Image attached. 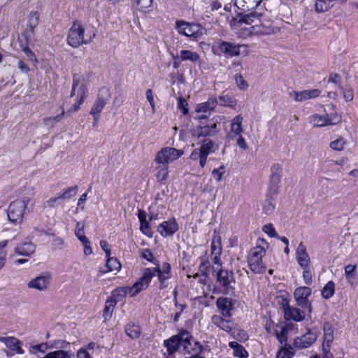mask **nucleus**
Masks as SVG:
<instances>
[{
    "mask_svg": "<svg viewBox=\"0 0 358 358\" xmlns=\"http://www.w3.org/2000/svg\"><path fill=\"white\" fill-rule=\"evenodd\" d=\"M264 245L267 243L264 239H258L257 245L252 248L248 255V263L250 269L255 273H262L266 271V266L262 257L266 254Z\"/></svg>",
    "mask_w": 358,
    "mask_h": 358,
    "instance_id": "obj_1",
    "label": "nucleus"
},
{
    "mask_svg": "<svg viewBox=\"0 0 358 358\" xmlns=\"http://www.w3.org/2000/svg\"><path fill=\"white\" fill-rule=\"evenodd\" d=\"M213 273L216 278V282L224 294H232L234 292L235 279L234 273L231 271L223 269L222 268L213 267Z\"/></svg>",
    "mask_w": 358,
    "mask_h": 358,
    "instance_id": "obj_2",
    "label": "nucleus"
},
{
    "mask_svg": "<svg viewBox=\"0 0 358 358\" xmlns=\"http://www.w3.org/2000/svg\"><path fill=\"white\" fill-rule=\"evenodd\" d=\"M176 29L180 34L193 39L201 38L203 34V27L200 24L190 23L183 20L176 22Z\"/></svg>",
    "mask_w": 358,
    "mask_h": 358,
    "instance_id": "obj_3",
    "label": "nucleus"
},
{
    "mask_svg": "<svg viewBox=\"0 0 358 358\" xmlns=\"http://www.w3.org/2000/svg\"><path fill=\"white\" fill-rule=\"evenodd\" d=\"M29 201V199H24L22 200H15L10 203L7 211L10 222L14 224L21 223Z\"/></svg>",
    "mask_w": 358,
    "mask_h": 358,
    "instance_id": "obj_4",
    "label": "nucleus"
},
{
    "mask_svg": "<svg viewBox=\"0 0 358 358\" xmlns=\"http://www.w3.org/2000/svg\"><path fill=\"white\" fill-rule=\"evenodd\" d=\"M219 131L220 129L215 122L194 127L191 131L192 136L198 141L208 140L207 138L215 136Z\"/></svg>",
    "mask_w": 358,
    "mask_h": 358,
    "instance_id": "obj_5",
    "label": "nucleus"
},
{
    "mask_svg": "<svg viewBox=\"0 0 358 358\" xmlns=\"http://www.w3.org/2000/svg\"><path fill=\"white\" fill-rule=\"evenodd\" d=\"M110 94L109 90L106 87H102L99 90L97 97L90 110V115L94 117L95 122H98L103 108L107 104Z\"/></svg>",
    "mask_w": 358,
    "mask_h": 358,
    "instance_id": "obj_6",
    "label": "nucleus"
},
{
    "mask_svg": "<svg viewBox=\"0 0 358 358\" xmlns=\"http://www.w3.org/2000/svg\"><path fill=\"white\" fill-rule=\"evenodd\" d=\"M257 22L252 26V32L255 34L268 35L273 32V22L268 12L259 13Z\"/></svg>",
    "mask_w": 358,
    "mask_h": 358,
    "instance_id": "obj_7",
    "label": "nucleus"
},
{
    "mask_svg": "<svg viewBox=\"0 0 358 358\" xmlns=\"http://www.w3.org/2000/svg\"><path fill=\"white\" fill-rule=\"evenodd\" d=\"M183 154V151L174 148L166 147L161 149L156 155L155 162L157 164L168 166L169 162L178 159Z\"/></svg>",
    "mask_w": 358,
    "mask_h": 358,
    "instance_id": "obj_8",
    "label": "nucleus"
},
{
    "mask_svg": "<svg viewBox=\"0 0 358 358\" xmlns=\"http://www.w3.org/2000/svg\"><path fill=\"white\" fill-rule=\"evenodd\" d=\"M85 29L78 22H74L69 29L68 34V43L78 48L82 44H87L90 41L84 39Z\"/></svg>",
    "mask_w": 358,
    "mask_h": 358,
    "instance_id": "obj_9",
    "label": "nucleus"
},
{
    "mask_svg": "<svg viewBox=\"0 0 358 358\" xmlns=\"http://www.w3.org/2000/svg\"><path fill=\"white\" fill-rule=\"evenodd\" d=\"M153 276H155V270L151 269V268H145L138 280L131 287H129V294L130 296L131 297L134 296L142 290L145 289L148 287Z\"/></svg>",
    "mask_w": 358,
    "mask_h": 358,
    "instance_id": "obj_10",
    "label": "nucleus"
},
{
    "mask_svg": "<svg viewBox=\"0 0 358 358\" xmlns=\"http://www.w3.org/2000/svg\"><path fill=\"white\" fill-rule=\"evenodd\" d=\"M311 289L308 287L303 286L296 288L294 291V295L296 303L302 308L308 310V313H311V306L308 298L311 294Z\"/></svg>",
    "mask_w": 358,
    "mask_h": 358,
    "instance_id": "obj_11",
    "label": "nucleus"
},
{
    "mask_svg": "<svg viewBox=\"0 0 358 358\" xmlns=\"http://www.w3.org/2000/svg\"><path fill=\"white\" fill-rule=\"evenodd\" d=\"M51 281V275L45 273L36 276L27 283V286L30 289H37L41 292L47 290Z\"/></svg>",
    "mask_w": 358,
    "mask_h": 358,
    "instance_id": "obj_12",
    "label": "nucleus"
},
{
    "mask_svg": "<svg viewBox=\"0 0 358 358\" xmlns=\"http://www.w3.org/2000/svg\"><path fill=\"white\" fill-rule=\"evenodd\" d=\"M285 318L287 320H293L296 322H301L305 319L306 314L308 312L307 309L300 310L298 308L289 306L287 301L283 304Z\"/></svg>",
    "mask_w": 358,
    "mask_h": 358,
    "instance_id": "obj_13",
    "label": "nucleus"
},
{
    "mask_svg": "<svg viewBox=\"0 0 358 358\" xmlns=\"http://www.w3.org/2000/svg\"><path fill=\"white\" fill-rule=\"evenodd\" d=\"M296 260L300 267H306L311 265L310 255L303 242H300L296 250Z\"/></svg>",
    "mask_w": 358,
    "mask_h": 358,
    "instance_id": "obj_14",
    "label": "nucleus"
},
{
    "mask_svg": "<svg viewBox=\"0 0 358 358\" xmlns=\"http://www.w3.org/2000/svg\"><path fill=\"white\" fill-rule=\"evenodd\" d=\"M178 230V225L174 218L163 222L157 228L158 232L164 237L173 236Z\"/></svg>",
    "mask_w": 358,
    "mask_h": 358,
    "instance_id": "obj_15",
    "label": "nucleus"
},
{
    "mask_svg": "<svg viewBox=\"0 0 358 358\" xmlns=\"http://www.w3.org/2000/svg\"><path fill=\"white\" fill-rule=\"evenodd\" d=\"M241 47V45H235L230 42L222 41L218 45V49L225 57H232L240 55Z\"/></svg>",
    "mask_w": 358,
    "mask_h": 358,
    "instance_id": "obj_16",
    "label": "nucleus"
},
{
    "mask_svg": "<svg viewBox=\"0 0 358 358\" xmlns=\"http://www.w3.org/2000/svg\"><path fill=\"white\" fill-rule=\"evenodd\" d=\"M217 307L221 315L225 317L231 316L234 303L232 299L227 297H220L216 301Z\"/></svg>",
    "mask_w": 358,
    "mask_h": 358,
    "instance_id": "obj_17",
    "label": "nucleus"
},
{
    "mask_svg": "<svg viewBox=\"0 0 358 358\" xmlns=\"http://www.w3.org/2000/svg\"><path fill=\"white\" fill-rule=\"evenodd\" d=\"M211 322L220 329L231 333L234 336V324L231 321L224 319L220 315H215L211 317Z\"/></svg>",
    "mask_w": 358,
    "mask_h": 358,
    "instance_id": "obj_18",
    "label": "nucleus"
},
{
    "mask_svg": "<svg viewBox=\"0 0 358 358\" xmlns=\"http://www.w3.org/2000/svg\"><path fill=\"white\" fill-rule=\"evenodd\" d=\"M36 251V245L30 241L19 244L14 248V252L16 255L30 257Z\"/></svg>",
    "mask_w": 358,
    "mask_h": 358,
    "instance_id": "obj_19",
    "label": "nucleus"
},
{
    "mask_svg": "<svg viewBox=\"0 0 358 358\" xmlns=\"http://www.w3.org/2000/svg\"><path fill=\"white\" fill-rule=\"evenodd\" d=\"M242 120L243 117L241 115H236L234 117L231 124L230 132L227 136L229 139L234 140L242 133Z\"/></svg>",
    "mask_w": 358,
    "mask_h": 358,
    "instance_id": "obj_20",
    "label": "nucleus"
},
{
    "mask_svg": "<svg viewBox=\"0 0 358 358\" xmlns=\"http://www.w3.org/2000/svg\"><path fill=\"white\" fill-rule=\"evenodd\" d=\"M0 342L3 343L6 348L18 354H23L24 350L21 348V342L15 337H0Z\"/></svg>",
    "mask_w": 358,
    "mask_h": 358,
    "instance_id": "obj_21",
    "label": "nucleus"
},
{
    "mask_svg": "<svg viewBox=\"0 0 358 358\" xmlns=\"http://www.w3.org/2000/svg\"><path fill=\"white\" fill-rule=\"evenodd\" d=\"M87 93L88 90L87 86L84 84H82L78 90V100L74 104L72 105L69 110V112H75L80 109V106L83 103L85 99L87 96Z\"/></svg>",
    "mask_w": 358,
    "mask_h": 358,
    "instance_id": "obj_22",
    "label": "nucleus"
},
{
    "mask_svg": "<svg viewBox=\"0 0 358 358\" xmlns=\"http://www.w3.org/2000/svg\"><path fill=\"white\" fill-rule=\"evenodd\" d=\"M180 345L185 352L191 353L194 349L192 348L194 340L188 331H183L180 334Z\"/></svg>",
    "mask_w": 358,
    "mask_h": 358,
    "instance_id": "obj_23",
    "label": "nucleus"
},
{
    "mask_svg": "<svg viewBox=\"0 0 358 358\" xmlns=\"http://www.w3.org/2000/svg\"><path fill=\"white\" fill-rule=\"evenodd\" d=\"M321 94V91L318 89L306 90L296 94V101H304L310 99L318 97Z\"/></svg>",
    "mask_w": 358,
    "mask_h": 358,
    "instance_id": "obj_24",
    "label": "nucleus"
},
{
    "mask_svg": "<svg viewBox=\"0 0 358 358\" xmlns=\"http://www.w3.org/2000/svg\"><path fill=\"white\" fill-rule=\"evenodd\" d=\"M316 340V336L310 333L297 338L294 341V345L299 348H306L311 345Z\"/></svg>",
    "mask_w": 358,
    "mask_h": 358,
    "instance_id": "obj_25",
    "label": "nucleus"
},
{
    "mask_svg": "<svg viewBox=\"0 0 358 358\" xmlns=\"http://www.w3.org/2000/svg\"><path fill=\"white\" fill-rule=\"evenodd\" d=\"M164 345L169 354H173L178 351L181 347L180 334L164 341Z\"/></svg>",
    "mask_w": 358,
    "mask_h": 358,
    "instance_id": "obj_26",
    "label": "nucleus"
},
{
    "mask_svg": "<svg viewBox=\"0 0 358 358\" xmlns=\"http://www.w3.org/2000/svg\"><path fill=\"white\" fill-rule=\"evenodd\" d=\"M199 143H202V145L199 148L201 154L203 155L208 156L210 153L215 152L219 148V145L215 143L214 141L211 140H206L203 141H199Z\"/></svg>",
    "mask_w": 358,
    "mask_h": 358,
    "instance_id": "obj_27",
    "label": "nucleus"
},
{
    "mask_svg": "<svg viewBox=\"0 0 358 358\" xmlns=\"http://www.w3.org/2000/svg\"><path fill=\"white\" fill-rule=\"evenodd\" d=\"M310 122L313 124L314 127H318L334 124L330 119L318 114H314L311 115Z\"/></svg>",
    "mask_w": 358,
    "mask_h": 358,
    "instance_id": "obj_28",
    "label": "nucleus"
},
{
    "mask_svg": "<svg viewBox=\"0 0 358 358\" xmlns=\"http://www.w3.org/2000/svg\"><path fill=\"white\" fill-rule=\"evenodd\" d=\"M271 182L272 185L278 186L281 180L282 168L279 164H275L271 167Z\"/></svg>",
    "mask_w": 358,
    "mask_h": 358,
    "instance_id": "obj_29",
    "label": "nucleus"
},
{
    "mask_svg": "<svg viewBox=\"0 0 358 358\" xmlns=\"http://www.w3.org/2000/svg\"><path fill=\"white\" fill-rule=\"evenodd\" d=\"M211 255H218L222 253V248L221 243V236L216 230L213 232L211 242Z\"/></svg>",
    "mask_w": 358,
    "mask_h": 358,
    "instance_id": "obj_30",
    "label": "nucleus"
},
{
    "mask_svg": "<svg viewBox=\"0 0 358 358\" xmlns=\"http://www.w3.org/2000/svg\"><path fill=\"white\" fill-rule=\"evenodd\" d=\"M275 206V199L271 194H267L262 206L264 213L266 215H271L274 211Z\"/></svg>",
    "mask_w": 358,
    "mask_h": 358,
    "instance_id": "obj_31",
    "label": "nucleus"
},
{
    "mask_svg": "<svg viewBox=\"0 0 358 358\" xmlns=\"http://www.w3.org/2000/svg\"><path fill=\"white\" fill-rule=\"evenodd\" d=\"M217 101L216 98H210L207 101L199 104L196 111L198 113H206L213 110L217 106Z\"/></svg>",
    "mask_w": 358,
    "mask_h": 358,
    "instance_id": "obj_32",
    "label": "nucleus"
},
{
    "mask_svg": "<svg viewBox=\"0 0 358 358\" xmlns=\"http://www.w3.org/2000/svg\"><path fill=\"white\" fill-rule=\"evenodd\" d=\"M125 333L131 339L138 338L141 334V327L134 323H129L125 326Z\"/></svg>",
    "mask_w": 358,
    "mask_h": 358,
    "instance_id": "obj_33",
    "label": "nucleus"
},
{
    "mask_svg": "<svg viewBox=\"0 0 358 358\" xmlns=\"http://www.w3.org/2000/svg\"><path fill=\"white\" fill-rule=\"evenodd\" d=\"M115 306V301L112 300L108 297L105 303L104 309L103 310V317L105 320H108L111 318L113 311Z\"/></svg>",
    "mask_w": 358,
    "mask_h": 358,
    "instance_id": "obj_34",
    "label": "nucleus"
},
{
    "mask_svg": "<svg viewBox=\"0 0 358 358\" xmlns=\"http://www.w3.org/2000/svg\"><path fill=\"white\" fill-rule=\"evenodd\" d=\"M334 341V329L331 324L326 322L324 324V342L323 344L331 345Z\"/></svg>",
    "mask_w": 358,
    "mask_h": 358,
    "instance_id": "obj_35",
    "label": "nucleus"
},
{
    "mask_svg": "<svg viewBox=\"0 0 358 358\" xmlns=\"http://www.w3.org/2000/svg\"><path fill=\"white\" fill-rule=\"evenodd\" d=\"M180 58L181 61H189L192 62H195L199 59V55L196 52L182 50L180 52Z\"/></svg>",
    "mask_w": 358,
    "mask_h": 358,
    "instance_id": "obj_36",
    "label": "nucleus"
},
{
    "mask_svg": "<svg viewBox=\"0 0 358 358\" xmlns=\"http://www.w3.org/2000/svg\"><path fill=\"white\" fill-rule=\"evenodd\" d=\"M334 2L331 0H316L315 10L317 13L326 12L334 6Z\"/></svg>",
    "mask_w": 358,
    "mask_h": 358,
    "instance_id": "obj_37",
    "label": "nucleus"
},
{
    "mask_svg": "<svg viewBox=\"0 0 358 358\" xmlns=\"http://www.w3.org/2000/svg\"><path fill=\"white\" fill-rule=\"evenodd\" d=\"M229 346L234 349V354L239 358H245L248 356L244 347L236 342H230Z\"/></svg>",
    "mask_w": 358,
    "mask_h": 358,
    "instance_id": "obj_38",
    "label": "nucleus"
},
{
    "mask_svg": "<svg viewBox=\"0 0 358 358\" xmlns=\"http://www.w3.org/2000/svg\"><path fill=\"white\" fill-rule=\"evenodd\" d=\"M129 289L128 287L116 288L112 292V296L108 298L115 300L117 303L126 296L127 292H129Z\"/></svg>",
    "mask_w": 358,
    "mask_h": 358,
    "instance_id": "obj_39",
    "label": "nucleus"
},
{
    "mask_svg": "<svg viewBox=\"0 0 358 358\" xmlns=\"http://www.w3.org/2000/svg\"><path fill=\"white\" fill-rule=\"evenodd\" d=\"M156 169L158 170L157 173L156 175L157 181L159 182L164 183V182L166 180L169 173L168 166L157 164Z\"/></svg>",
    "mask_w": 358,
    "mask_h": 358,
    "instance_id": "obj_40",
    "label": "nucleus"
},
{
    "mask_svg": "<svg viewBox=\"0 0 358 358\" xmlns=\"http://www.w3.org/2000/svg\"><path fill=\"white\" fill-rule=\"evenodd\" d=\"M64 116V110L62 112L55 116V117H48L43 119V124L48 128H52L57 122H60Z\"/></svg>",
    "mask_w": 358,
    "mask_h": 358,
    "instance_id": "obj_41",
    "label": "nucleus"
},
{
    "mask_svg": "<svg viewBox=\"0 0 358 358\" xmlns=\"http://www.w3.org/2000/svg\"><path fill=\"white\" fill-rule=\"evenodd\" d=\"M335 292V284L333 281H329L322 289L323 298L328 299L332 297Z\"/></svg>",
    "mask_w": 358,
    "mask_h": 358,
    "instance_id": "obj_42",
    "label": "nucleus"
},
{
    "mask_svg": "<svg viewBox=\"0 0 358 358\" xmlns=\"http://www.w3.org/2000/svg\"><path fill=\"white\" fill-rule=\"evenodd\" d=\"M303 269V279L306 285H310L313 282V268L311 265L306 267H301Z\"/></svg>",
    "mask_w": 358,
    "mask_h": 358,
    "instance_id": "obj_43",
    "label": "nucleus"
},
{
    "mask_svg": "<svg viewBox=\"0 0 358 358\" xmlns=\"http://www.w3.org/2000/svg\"><path fill=\"white\" fill-rule=\"evenodd\" d=\"M151 269L155 270V275L157 274L158 276V279L160 282V289H162L166 287L167 285L165 284V281L169 279L171 276L162 272L159 266L156 268H151Z\"/></svg>",
    "mask_w": 358,
    "mask_h": 358,
    "instance_id": "obj_44",
    "label": "nucleus"
},
{
    "mask_svg": "<svg viewBox=\"0 0 358 358\" xmlns=\"http://www.w3.org/2000/svg\"><path fill=\"white\" fill-rule=\"evenodd\" d=\"M259 13L257 11L251 12L249 14L243 15L239 20V22L248 24H256L257 22Z\"/></svg>",
    "mask_w": 358,
    "mask_h": 358,
    "instance_id": "obj_45",
    "label": "nucleus"
},
{
    "mask_svg": "<svg viewBox=\"0 0 358 358\" xmlns=\"http://www.w3.org/2000/svg\"><path fill=\"white\" fill-rule=\"evenodd\" d=\"M39 22V13L37 11L31 12L28 17V26L31 31H34Z\"/></svg>",
    "mask_w": 358,
    "mask_h": 358,
    "instance_id": "obj_46",
    "label": "nucleus"
},
{
    "mask_svg": "<svg viewBox=\"0 0 358 358\" xmlns=\"http://www.w3.org/2000/svg\"><path fill=\"white\" fill-rule=\"evenodd\" d=\"M107 258L108 259L106 262V266L108 267V271H118L121 268V264L117 260V259L114 257H110V256Z\"/></svg>",
    "mask_w": 358,
    "mask_h": 358,
    "instance_id": "obj_47",
    "label": "nucleus"
},
{
    "mask_svg": "<svg viewBox=\"0 0 358 358\" xmlns=\"http://www.w3.org/2000/svg\"><path fill=\"white\" fill-rule=\"evenodd\" d=\"M78 189V187L77 185L70 187L64 190L62 193L59 194V196H60L61 199H69L77 193Z\"/></svg>",
    "mask_w": 358,
    "mask_h": 358,
    "instance_id": "obj_48",
    "label": "nucleus"
},
{
    "mask_svg": "<svg viewBox=\"0 0 358 358\" xmlns=\"http://www.w3.org/2000/svg\"><path fill=\"white\" fill-rule=\"evenodd\" d=\"M345 275L348 282L355 279L357 276L356 265L348 264L345 267Z\"/></svg>",
    "mask_w": 358,
    "mask_h": 358,
    "instance_id": "obj_49",
    "label": "nucleus"
},
{
    "mask_svg": "<svg viewBox=\"0 0 358 358\" xmlns=\"http://www.w3.org/2000/svg\"><path fill=\"white\" fill-rule=\"evenodd\" d=\"M217 101V104L223 106H232L236 103L235 101L229 95L220 96Z\"/></svg>",
    "mask_w": 358,
    "mask_h": 358,
    "instance_id": "obj_50",
    "label": "nucleus"
},
{
    "mask_svg": "<svg viewBox=\"0 0 358 358\" xmlns=\"http://www.w3.org/2000/svg\"><path fill=\"white\" fill-rule=\"evenodd\" d=\"M75 234L77 236V238L82 241L87 242V239H88L84 232V224H83L80 222H78L75 229Z\"/></svg>",
    "mask_w": 358,
    "mask_h": 358,
    "instance_id": "obj_51",
    "label": "nucleus"
},
{
    "mask_svg": "<svg viewBox=\"0 0 358 358\" xmlns=\"http://www.w3.org/2000/svg\"><path fill=\"white\" fill-rule=\"evenodd\" d=\"M294 356V352L292 347L282 348L277 353V358H292Z\"/></svg>",
    "mask_w": 358,
    "mask_h": 358,
    "instance_id": "obj_52",
    "label": "nucleus"
},
{
    "mask_svg": "<svg viewBox=\"0 0 358 358\" xmlns=\"http://www.w3.org/2000/svg\"><path fill=\"white\" fill-rule=\"evenodd\" d=\"M61 198L59 195L50 198L44 203V208H55L60 205Z\"/></svg>",
    "mask_w": 358,
    "mask_h": 358,
    "instance_id": "obj_53",
    "label": "nucleus"
},
{
    "mask_svg": "<svg viewBox=\"0 0 358 358\" xmlns=\"http://www.w3.org/2000/svg\"><path fill=\"white\" fill-rule=\"evenodd\" d=\"M262 231L271 238L278 237V235L272 224L269 223L265 224L262 227Z\"/></svg>",
    "mask_w": 358,
    "mask_h": 358,
    "instance_id": "obj_54",
    "label": "nucleus"
},
{
    "mask_svg": "<svg viewBox=\"0 0 358 358\" xmlns=\"http://www.w3.org/2000/svg\"><path fill=\"white\" fill-rule=\"evenodd\" d=\"M345 141L343 138H339L335 141H333L330 143V148L335 150H342L344 148Z\"/></svg>",
    "mask_w": 358,
    "mask_h": 358,
    "instance_id": "obj_55",
    "label": "nucleus"
},
{
    "mask_svg": "<svg viewBox=\"0 0 358 358\" xmlns=\"http://www.w3.org/2000/svg\"><path fill=\"white\" fill-rule=\"evenodd\" d=\"M23 36L24 37V52L26 54L28 58H29L31 61L36 60V56L35 54L30 50V48L28 47L29 43V38L28 36L26 34H24Z\"/></svg>",
    "mask_w": 358,
    "mask_h": 358,
    "instance_id": "obj_56",
    "label": "nucleus"
},
{
    "mask_svg": "<svg viewBox=\"0 0 358 358\" xmlns=\"http://www.w3.org/2000/svg\"><path fill=\"white\" fill-rule=\"evenodd\" d=\"M225 173V167L224 165L220 166L218 169H214L212 171V175L215 178L217 181H220L223 175Z\"/></svg>",
    "mask_w": 358,
    "mask_h": 358,
    "instance_id": "obj_57",
    "label": "nucleus"
},
{
    "mask_svg": "<svg viewBox=\"0 0 358 358\" xmlns=\"http://www.w3.org/2000/svg\"><path fill=\"white\" fill-rule=\"evenodd\" d=\"M287 334L288 331L285 327H282L280 331H276L277 338L280 343H286Z\"/></svg>",
    "mask_w": 358,
    "mask_h": 358,
    "instance_id": "obj_58",
    "label": "nucleus"
},
{
    "mask_svg": "<svg viewBox=\"0 0 358 358\" xmlns=\"http://www.w3.org/2000/svg\"><path fill=\"white\" fill-rule=\"evenodd\" d=\"M178 107L182 110L184 115L188 113L189 109L187 108V103L183 97H179L178 99Z\"/></svg>",
    "mask_w": 358,
    "mask_h": 358,
    "instance_id": "obj_59",
    "label": "nucleus"
},
{
    "mask_svg": "<svg viewBox=\"0 0 358 358\" xmlns=\"http://www.w3.org/2000/svg\"><path fill=\"white\" fill-rule=\"evenodd\" d=\"M209 267V261L203 259L199 265V271L203 275L207 276L208 275Z\"/></svg>",
    "mask_w": 358,
    "mask_h": 358,
    "instance_id": "obj_60",
    "label": "nucleus"
},
{
    "mask_svg": "<svg viewBox=\"0 0 358 358\" xmlns=\"http://www.w3.org/2000/svg\"><path fill=\"white\" fill-rule=\"evenodd\" d=\"M235 80L240 89H245L248 87V85L247 82L243 79V76L240 73L235 76Z\"/></svg>",
    "mask_w": 358,
    "mask_h": 358,
    "instance_id": "obj_61",
    "label": "nucleus"
},
{
    "mask_svg": "<svg viewBox=\"0 0 358 358\" xmlns=\"http://www.w3.org/2000/svg\"><path fill=\"white\" fill-rule=\"evenodd\" d=\"M64 245V241L59 238L55 237L53 238L52 242V246L54 249H62Z\"/></svg>",
    "mask_w": 358,
    "mask_h": 358,
    "instance_id": "obj_62",
    "label": "nucleus"
},
{
    "mask_svg": "<svg viewBox=\"0 0 358 358\" xmlns=\"http://www.w3.org/2000/svg\"><path fill=\"white\" fill-rule=\"evenodd\" d=\"M53 355L54 358H73L67 352L62 350L53 351Z\"/></svg>",
    "mask_w": 358,
    "mask_h": 358,
    "instance_id": "obj_63",
    "label": "nucleus"
},
{
    "mask_svg": "<svg viewBox=\"0 0 358 358\" xmlns=\"http://www.w3.org/2000/svg\"><path fill=\"white\" fill-rule=\"evenodd\" d=\"M331 345L322 344L323 356L322 358H334L332 353L330 352Z\"/></svg>",
    "mask_w": 358,
    "mask_h": 358,
    "instance_id": "obj_64",
    "label": "nucleus"
}]
</instances>
